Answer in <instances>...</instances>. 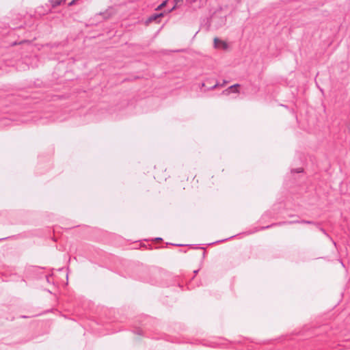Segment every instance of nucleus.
<instances>
[{"instance_id":"f257e3e1","label":"nucleus","mask_w":350,"mask_h":350,"mask_svg":"<svg viewBox=\"0 0 350 350\" xmlns=\"http://www.w3.org/2000/svg\"><path fill=\"white\" fill-rule=\"evenodd\" d=\"M214 47L217 48V49L221 48L223 49H227L228 47V45L226 42L219 39L218 38H214Z\"/></svg>"},{"instance_id":"f03ea898","label":"nucleus","mask_w":350,"mask_h":350,"mask_svg":"<svg viewBox=\"0 0 350 350\" xmlns=\"http://www.w3.org/2000/svg\"><path fill=\"white\" fill-rule=\"evenodd\" d=\"M239 87V84L232 85L230 86L229 88H228L227 89H226L225 90H224L221 94L224 95H229L232 92L237 93L239 92V90H238Z\"/></svg>"},{"instance_id":"7ed1b4c3","label":"nucleus","mask_w":350,"mask_h":350,"mask_svg":"<svg viewBox=\"0 0 350 350\" xmlns=\"http://www.w3.org/2000/svg\"><path fill=\"white\" fill-rule=\"evenodd\" d=\"M163 13L153 14L148 17L146 23L148 24L152 21H157L159 18L163 16Z\"/></svg>"},{"instance_id":"20e7f679","label":"nucleus","mask_w":350,"mask_h":350,"mask_svg":"<svg viewBox=\"0 0 350 350\" xmlns=\"http://www.w3.org/2000/svg\"><path fill=\"white\" fill-rule=\"evenodd\" d=\"M318 229L323 234H325L332 243L334 245H336V242L333 240V239L327 233L325 230L321 227V225L319 224V226L317 227Z\"/></svg>"},{"instance_id":"39448f33","label":"nucleus","mask_w":350,"mask_h":350,"mask_svg":"<svg viewBox=\"0 0 350 350\" xmlns=\"http://www.w3.org/2000/svg\"><path fill=\"white\" fill-rule=\"evenodd\" d=\"M65 1L66 0H50V3L53 8H55Z\"/></svg>"},{"instance_id":"423d86ee","label":"nucleus","mask_w":350,"mask_h":350,"mask_svg":"<svg viewBox=\"0 0 350 350\" xmlns=\"http://www.w3.org/2000/svg\"><path fill=\"white\" fill-rule=\"evenodd\" d=\"M227 83L226 81H224L223 83L221 84L219 83L218 82L215 83L213 85H212L211 87L208 88V90H214L217 87H219V86H224L226 83Z\"/></svg>"},{"instance_id":"0eeeda50","label":"nucleus","mask_w":350,"mask_h":350,"mask_svg":"<svg viewBox=\"0 0 350 350\" xmlns=\"http://www.w3.org/2000/svg\"><path fill=\"white\" fill-rule=\"evenodd\" d=\"M167 1L165 0V1H163L157 8H156V10H161L162 8H163L164 6H165V5L167 4Z\"/></svg>"},{"instance_id":"6e6552de","label":"nucleus","mask_w":350,"mask_h":350,"mask_svg":"<svg viewBox=\"0 0 350 350\" xmlns=\"http://www.w3.org/2000/svg\"><path fill=\"white\" fill-rule=\"evenodd\" d=\"M181 1L182 0H174L175 5L172 8L169 9L168 12H171L172 10H174L176 8V5Z\"/></svg>"},{"instance_id":"1a4fd4ad","label":"nucleus","mask_w":350,"mask_h":350,"mask_svg":"<svg viewBox=\"0 0 350 350\" xmlns=\"http://www.w3.org/2000/svg\"><path fill=\"white\" fill-rule=\"evenodd\" d=\"M303 172V169L302 168H297V169H295V170H291V172L292 173H294V172H296V173H300Z\"/></svg>"},{"instance_id":"9d476101","label":"nucleus","mask_w":350,"mask_h":350,"mask_svg":"<svg viewBox=\"0 0 350 350\" xmlns=\"http://www.w3.org/2000/svg\"><path fill=\"white\" fill-rule=\"evenodd\" d=\"M221 23L219 26H217V27H221V25H224L226 19L224 18H219Z\"/></svg>"},{"instance_id":"9b49d317","label":"nucleus","mask_w":350,"mask_h":350,"mask_svg":"<svg viewBox=\"0 0 350 350\" xmlns=\"http://www.w3.org/2000/svg\"><path fill=\"white\" fill-rule=\"evenodd\" d=\"M307 224H313L315 225L317 227L319 226V223H316L312 221H307Z\"/></svg>"},{"instance_id":"f8f14e48","label":"nucleus","mask_w":350,"mask_h":350,"mask_svg":"<svg viewBox=\"0 0 350 350\" xmlns=\"http://www.w3.org/2000/svg\"><path fill=\"white\" fill-rule=\"evenodd\" d=\"M299 221V220H297V221H290L284 222V224H297V223H298L297 221Z\"/></svg>"},{"instance_id":"ddd939ff","label":"nucleus","mask_w":350,"mask_h":350,"mask_svg":"<svg viewBox=\"0 0 350 350\" xmlns=\"http://www.w3.org/2000/svg\"><path fill=\"white\" fill-rule=\"evenodd\" d=\"M280 224H281L280 223H279V224H272L271 226H267L262 227V229H267V228H270V227H271L273 226H276V225H280Z\"/></svg>"},{"instance_id":"4468645a","label":"nucleus","mask_w":350,"mask_h":350,"mask_svg":"<svg viewBox=\"0 0 350 350\" xmlns=\"http://www.w3.org/2000/svg\"><path fill=\"white\" fill-rule=\"evenodd\" d=\"M77 1V0H72V1H71L68 3V6H72V5H75V4L76 3V1Z\"/></svg>"},{"instance_id":"2eb2a0df","label":"nucleus","mask_w":350,"mask_h":350,"mask_svg":"<svg viewBox=\"0 0 350 350\" xmlns=\"http://www.w3.org/2000/svg\"><path fill=\"white\" fill-rule=\"evenodd\" d=\"M307 221H308V220L302 219V220H299L297 222H298V224H307Z\"/></svg>"},{"instance_id":"dca6fc26","label":"nucleus","mask_w":350,"mask_h":350,"mask_svg":"<svg viewBox=\"0 0 350 350\" xmlns=\"http://www.w3.org/2000/svg\"><path fill=\"white\" fill-rule=\"evenodd\" d=\"M217 19L215 16L212 18V22L214 23V21Z\"/></svg>"},{"instance_id":"f3484780","label":"nucleus","mask_w":350,"mask_h":350,"mask_svg":"<svg viewBox=\"0 0 350 350\" xmlns=\"http://www.w3.org/2000/svg\"><path fill=\"white\" fill-rule=\"evenodd\" d=\"M155 240H156V241H161V240H162V239H161V238L158 237V238H156V239H155Z\"/></svg>"},{"instance_id":"a211bd4d","label":"nucleus","mask_w":350,"mask_h":350,"mask_svg":"<svg viewBox=\"0 0 350 350\" xmlns=\"http://www.w3.org/2000/svg\"><path fill=\"white\" fill-rule=\"evenodd\" d=\"M198 271H194V273H197Z\"/></svg>"}]
</instances>
